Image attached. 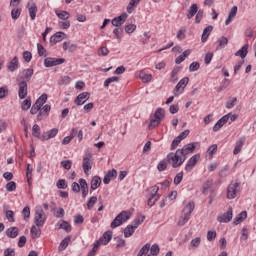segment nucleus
<instances>
[{
    "label": "nucleus",
    "instance_id": "nucleus-26",
    "mask_svg": "<svg viewBox=\"0 0 256 256\" xmlns=\"http://www.w3.org/2000/svg\"><path fill=\"white\" fill-rule=\"evenodd\" d=\"M227 121H229V114H226L225 116H223L217 121V123L213 127V131L214 132L219 131V129H221V127H223V125H225Z\"/></svg>",
    "mask_w": 256,
    "mask_h": 256
},
{
    "label": "nucleus",
    "instance_id": "nucleus-36",
    "mask_svg": "<svg viewBox=\"0 0 256 256\" xmlns=\"http://www.w3.org/2000/svg\"><path fill=\"white\" fill-rule=\"evenodd\" d=\"M6 235L10 239H15L19 235V229L17 227H10L6 230Z\"/></svg>",
    "mask_w": 256,
    "mask_h": 256
},
{
    "label": "nucleus",
    "instance_id": "nucleus-47",
    "mask_svg": "<svg viewBox=\"0 0 256 256\" xmlns=\"http://www.w3.org/2000/svg\"><path fill=\"white\" fill-rule=\"evenodd\" d=\"M32 135L34 137H41V127H39L38 124H34L33 127H32Z\"/></svg>",
    "mask_w": 256,
    "mask_h": 256
},
{
    "label": "nucleus",
    "instance_id": "nucleus-3",
    "mask_svg": "<svg viewBox=\"0 0 256 256\" xmlns=\"http://www.w3.org/2000/svg\"><path fill=\"white\" fill-rule=\"evenodd\" d=\"M165 119V110L163 108L156 109L155 113L150 115V123L148 129H155L161 125V121Z\"/></svg>",
    "mask_w": 256,
    "mask_h": 256
},
{
    "label": "nucleus",
    "instance_id": "nucleus-50",
    "mask_svg": "<svg viewBox=\"0 0 256 256\" xmlns=\"http://www.w3.org/2000/svg\"><path fill=\"white\" fill-rule=\"evenodd\" d=\"M99 247H101V242H99V240H97L94 245L92 250L90 251V253L88 254V256H94L95 253H97V251H99Z\"/></svg>",
    "mask_w": 256,
    "mask_h": 256
},
{
    "label": "nucleus",
    "instance_id": "nucleus-56",
    "mask_svg": "<svg viewBox=\"0 0 256 256\" xmlns=\"http://www.w3.org/2000/svg\"><path fill=\"white\" fill-rule=\"evenodd\" d=\"M149 191H150L151 195H153L154 197H161V195H159V186L158 185H154V186L150 187Z\"/></svg>",
    "mask_w": 256,
    "mask_h": 256
},
{
    "label": "nucleus",
    "instance_id": "nucleus-42",
    "mask_svg": "<svg viewBox=\"0 0 256 256\" xmlns=\"http://www.w3.org/2000/svg\"><path fill=\"white\" fill-rule=\"evenodd\" d=\"M12 7H14V8L11 10V17H12V19L17 20V19H19V17H21V12L23 10L17 6H12Z\"/></svg>",
    "mask_w": 256,
    "mask_h": 256
},
{
    "label": "nucleus",
    "instance_id": "nucleus-15",
    "mask_svg": "<svg viewBox=\"0 0 256 256\" xmlns=\"http://www.w3.org/2000/svg\"><path fill=\"white\" fill-rule=\"evenodd\" d=\"M137 79H141L142 83H151L153 81V75L147 74L145 70H140L135 73Z\"/></svg>",
    "mask_w": 256,
    "mask_h": 256
},
{
    "label": "nucleus",
    "instance_id": "nucleus-10",
    "mask_svg": "<svg viewBox=\"0 0 256 256\" xmlns=\"http://www.w3.org/2000/svg\"><path fill=\"white\" fill-rule=\"evenodd\" d=\"M233 219V207H229L227 212L217 216L218 223H229Z\"/></svg>",
    "mask_w": 256,
    "mask_h": 256
},
{
    "label": "nucleus",
    "instance_id": "nucleus-57",
    "mask_svg": "<svg viewBox=\"0 0 256 256\" xmlns=\"http://www.w3.org/2000/svg\"><path fill=\"white\" fill-rule=\"evenodd\" d=\"M6 191L13 192L17 189V183L10 181L6 184Z\"/></svg>",
    "mask_w": 256,
    "mask_h": 256
},
{
    "label": "nucleus",
    "instance_id": "nucleus-9",
    "mask_svg": "<svg viewBox=\"0 0 256 256\" xmlns=\"http://www.w3.org/2000/svg\"><path fill=\"white\" fill-rule=\"evenodd\" d=\"M199 159H201V155L200 154H195L193 155L186 163L185 167H184V171H186V173H190V171H193V168L195 167V165H197V163H199Z\"/></svg>",
    "mask_w": 256,
    "mask_h": 256
},
{
    "label": "nucleus",
    "instance_id": "nucleus-34",
    "mask_svg": "<svg viewBox=\"0 0 256 256\" xmlns=\"http://www.w3.org/2000/svg\"><path fill=\"white\" fill-rule=\"evenodd\" d=\"M191 55V50H185L180 56H178L175 59V63L176 65H181V63H183V61H185V59H187V57H189Z\"/></svg>",
    "mask_w": 256,
    "mask_h": 256
},
{
    "label": "nucleus",
    "instance_id": "nucleus-17",
    "mask_svg": "<svg viewBox=\"0 0 256 256\" xmlns=\"http://www.w3.org/2000/svg\"><path fill=\"white\" fill-rule=\"evenodd\" d=\"M27 94H28L27 82L20 81L18 83V96H19V99H25V97H27Z\"/></svg>",
    "mask_w": 256,
    "mask_h": 256
},
{
    "label": "nucleus",
    "instance_id": "nucleus-30",
    "mask_svg": "<svg viewBox=\"0 0 256 256\" xmlns=\"http://www.w3.org/2000/svg\"><path fill=\"white\" fill-rule=\"evenodd\" d=\"M54 12L58 19H60V21H67V19L71 17V14H69V12L65 10H55Z\"/></svg>",
    "mask_w": 256,
    "mask_h": 256
},
{
    "label": "nucleus",
    "instance_id": "nucleus-37",
    "mask_svg": "<svg viewBox=\"0 0 256 256\" xmlns=\"http://www.w3.org/2000/svg\"><path fill=\"white\" fill-rule=\"evenodd\" d=\"M75 133H77V129L73 128L70 132L69 136L64 137L62 140V145H69L71 141L75 138Z\"/></svg>",
    "mask_w": 256,
    "mask_h": 256
},
{
    "label": "nucleus",
    "instance_id": "nucleus-19",
    "mask_svg": "<svg viewBox=\"0 0 256 256\" xmlns=\"http://www.w3.org/2000/svg\"><path fill=\"white\" fill-rule=\"evenodd\" d=\"M33 68H27L24 69L22 72H20V79L22 81H25V83L31 81V78L33 77Z\"/></svg>",
    "mask_w": 256,
    "mask_h": 256
},
{
    "label": "nucleus",
    "instance_id": "nucleus-43",
    "mask_svg": "<svg viewBox=\"0 0 256 256\" xmlns=\"http://www.w3.org/2000/svg\"><path fill=\"white\" fill-rule=\"evenodd\" d=\"M69 243H71V237H65L58 247L59 251H65L69 247Z\"/></svg>",
    "mask_w": 256,
    "mask_h": 256
},
{
    "label": "nucleus",
    "instance_id": "nucleus-60",
    "mask_svg": "<svg viewBox=\"0 0 256 256\" xmlns=\"http://www.w3.org/2000/svg\"><path fill=\"white\" fill-rule=\"evenodd\" d=\"M31 108V99H25L21 104V109L27 111Z\"/></svg>",
    "mask_w": 256,
    "mask_h": 256
},
{
    "label": "nucleus",
    "instance_id": "nucleus-45",
    "mask_svg": "<svg viewBox=\"0 0 256 256\" xmlns=\"http://www.w3.org/2000/svg\"><path fill=\"white\" fill-rule=\"evenodd\" d=\"M47 103V94H42L35 102L40 108Z\"/></svg>",
    "mask_w": 256,
    "mask_h": 256
},
{
    "label": "nucleus",
    "instance_id": "nucleus-33",
    "mask_svg": "<svg viewBox=\"0 0 256 256\" xmlns=\"http://www.w3.org/2000/svg\"><path fill=\"white\" fill-rule=\"evenodd\" d=\"M62 48L64 51H68L69 53H74L77 49V44H73L70 41H66L63 43Z\"/></svg>",
    "mask_w": 256,
    "mask_h": 256
},
{
    "label": "nucleus",
    "instance_id": "nucleus-21",
    "mask_svg": "<svg viewBox=\"0 0 256 256\" xmlns=\"http://www.w3.org/2000/svg\"><path fill=\"white\" fill-rule=\"evenodd\" d=\"M27 9H28L31 21H35L37 17V11H38L37 4H35V2H29L27 4Z\"/></svg>",
    "mask_w": 256,
    "mask_h": 256
},
{
    "label": "nucleus",
    "instance_id": "nucleus-32",
    "mask_svg": "<svg viewBox=\"0 0 256 256\" xmlns=\"http://www.w3.org/2000/svg\"><path fill=\"white\" fill-rule=\"evenodd\" d=\"M212 31H213V26H211V25L207 26L203 30L202 37H201L202 43H206L207 42V40L209 39V35H211Z\"/></svg>",
    "mask_w": 256,
    "mask_h": 256
},
{
    "label": "nucleus",
    "instance_id": "nucleus-54",
    "mask_svg": "<svg viewBox=\"0 0 256 256\" xmlns=\"http://www.w3.org/2000/svg\"><path fill=\"white\" fill-rule=\"evenodd\" d=\"M32 175H33V167H31V164H28L27 170H26V178L28 183H31Z\"/></svg>",
    "mask_w": 256,
    "mask_h": 256
},
{
    "label": "nucleus",
    "instance_id": "nucleus-16",
    "mask_svg": "<svg viewBox=\"0 0 256 256\" xmlns=\"http://www.w3.org/2000/svg\"><path fill=\"white\" fill-rule=\"evenodd\" d=\"M91 159L92 156L90 154L83 157L82 168L86 175L87 173H89V170L92 169L93 167V161Z\"/></svg>",
    "mask_w": 256,
    "mask_h": 256
},
{
    "label": "nucleus",
    "instance_id": "nucleus-6",
    "mask_svg": "<svg viewBox=\"0 0 256 256\" xmlns=\"http://www.w3.org/2000/svg\"><path fill=\"white\" fill-rule=\"evenodd\" d=\"M143 221H145V216H141L140 218L135 219L132 222V225H128L124 229V237L126 239L129 237H132L133 233H135V229H137V227H139V225H141V223H143Z\"/></svg>",
    "mask_w": 256,
    "mask_h": 256
},
{
    "label": "nucleus",
    "instance_id": "nucleus-62",
    "mask_svg": "<svg viewBox=\"0 0 256 256\" xmlns=\"http://www.w3.org/2000/svg\"><path fill=\"white\" fill-rule=\"evenodd\" d=\"M72 165H73V162L71 160H63L61 162V166L63 167V169H66L67 171L71 169Z\"/></svg>",
    "mask_w": 256,
    "mask_h": 256
},
{
    "label": "nucleus",
    "instance_id": "nucleus-53",
    "mask_svg": "<svg viewBox=\"0 0 256 256\" xmlns=\"http://www.w3.org/2000/svg\"><path fill=\"white\" fill-rule=\"evenodd\" d=\"M22 215L24 217V220L27 221L31 217V208L29 206H26L22 210Z\"/></svg>",
    "mask_w": 256,
    "mask_h": 256
},
{
    "label": "nucleus",
    "instance_id": "nucleus-63",
    "mask_svg": "<svg viewBox=\"0 0 256 256\" xmlns=\"http://www.w3.org/2000/svg\"><path fill=\"white\" fill-rule=\"evenodd\" d=\"M159 251H160L159 245H157V244L152 245L151 248H150V253H151L152 256L159 255Z\"/></svg>",
    "mask_w": 256,
    "mask_h": 256
},
{
    "label": "nucleus",
    "instance_id": "nucleus-24",
    "mask_svg": "<svg viewBox=\"0 0 256 256\" xmlns=\"http://www.w3.org/2000/svg\"><path fill=\"white\" fill-rule=\"evenodd\" d=\"M116 177H117V170L112 169L108 171L103 178L104 185H109V183H111V181H113V179H115Z\"/></svg>",
    "mask_w": 256,
    "mask_h": 256
},
{
    "label": "nucleus",
    "instance_id": "nucleus-5",
    "mask_svg": "<svg viewBox=\"0 0 256 256\" xmlns=\"http://www.w3.org/2000/svg\"><path fill=\"white\" fill-rule=\"evenodd\" d=\"M45 221H47V214H45V210H43V207L37 206L34 214V224L36 227H43V225H45Z\"/></svg>",
    "mask_w": 256,
    "mask_h": 256
},
{
    "label": "nucleus",
    "instance_id": "nucleus-51",
    "mask_svg": "<svg viewBox=\"0 0 256 256\" xmlns=\"http://www.w3.org/2000/svg\"><path fill=\"white\" fill-rule=\"evenodd\" d=\"M117 81H119V77L112 76L105 80L104 87H109V85H111V83H117Z\"/></svg>",
    "mask_w": 256,
    "mask_h": 256
},
{
    "label": "nucleus",
    "instance_id": "nucleus-48",
    "mask_svg": "<svg viewBox=\"0 0 256 256\" xmlns=\"http://www.w3.org/2000/svg\"><path fill=\"white\" fill-rule=\"evenodd\" d=\"M199 245H201V238L196 237L191 240L190 249H197V247H199Z\"/></svg>",
    "mask_w": 256,
    "mask_h": 256
},
{
    "label": "nucleus",
    "instance_id": "nucleus-27",
    "mask_svg": "<svg viewBox=\"0 0 256 256\" xmlns=\"http://www.w3.org/2000/svg\"><path fill=\"white\" fill-rule=\"evenodd\" d=\"M49 111H51V106L49 104L44 105L38 112L37 120L43 121V115H49Z\"/></svg>",
    "mask_w": 256,
    "mask_h": 256
},
{
    "label": "nucleus",
    "instance_id": "nucleus-58",
    "mask_svg": "<svg viewBox=\"0 0 256 256\" xmlns=\"http://www.w3.org/2000/svg\"><path fill=\"white\" fill-rule=\"evenodd\" d=\"M201 64L199 62H192L189 66L190 73H194V71H199Z\"/></svg>",
    "mask_w": 256,
    "mask_h": 256
},
{
    "label": "nucleus",
    "instance_id": "nucleus-46",
    "mask_svg": "<svg viewBox=\"0 0 256 256\" xmlns=\"http://www.w3.org/2000/svg\"><path fill=\"white\" fill-rule=\"evenodd\" d=\"M97 203V196H92L89 198L88 202H87V209L89 211H91V209H93V207H95V204Z\"/></svg>",
    "mask_w": 256,
    "mask_h": 256
},
{
    "label": "nucleus",
    "instance_id": "nucleus-49",
    "mask_svg": "<svg viewBox=\"0 0 256 256\" xmlns=\"http://www.w3.org/2000/svg\"><path fill=\"white\" fill-rule=\"evenodd\" d=\"M58 27H60V29H69L71 22L69 20L58 21Z\"/></svg>",
    "mask_w": 256,
    "mask_h": 256
},
{
    "label": "nucleus",
    "instance_id": "nucleus-31",
    "mask_svg": "<svg viewBox=\"0 0 256 256\" xmlns=\"http://www.w3.org/2000/svg\"><path fill=\"white\" fill-rule=\"evenodd\" d=\"M245 219H247V211H242L234 218L233 225H240V223H243Z\"/></svg>",
    "mask_w": 256,
    "mask_h": 256
},
{
    "label": "nucleus",
    "instance_id": "nucleus-40",
    "mask_svg": "<svg viewBox=\"0 0 256 256\" xmlns=\"http://www.w3.org/2000/svg\"><path fill=\"white\" fill-rule=\"evenodd\" d=\"M198 10H199V7L197 6V4H192L188 9L187 19H193V17L197 15Z\"/></svg>",
    "mask_w": 256,
    "mask_h": 256
},
{
    "label": "nucleus",
    "instance_id": "nucleus-14",
    "mask_svg": "<svg viewBox=\"0 0 256 256\" xmlns=\"http://www.w3.org/2000/svg\"><path fill=\"white\" fill-rule=\"evenodd\" d=\"M90 97L91 94L89 92H82L75 98L74 103L78 106L85 105Z\"/></svg>",
    "mask_w": 256,
    "mask_h": 256
},
{
    "label": "nucleus",
    "instance_id": "nucleus-28",
    "mask_svg": "<svg viewBox=\"0 0 256 256\" xmlns=\"http://www.w3.org/2000/svg\"><path fill=\"white\" fill-rule=\"evenodd\" d=\"M59 133V129L53 128L46 132L43 136L42 139L43 141H49V139H53L54 137H57V134Z\"/></svg>",
    "mask_w": 256,
    "mask_h": 256
},
{
    "label": "nucleus",
    "instance_id": "nucleus-35",
    "mask_svg": "<svg viewBox=\"0 0 256 256\" xmlns=\"http://www.w3.org/2000/svg\"><path fill=\"white\" fill-rule=\"evenodd\" d=\"M139 3H141V0H130L129 4L126 7L127 13H133L137 5H139Z\"/></svg>",
    "mask_w": 256,
    "mask_h": 256
},
{
    "label": "nucleus",
    "instance_id": "nucleus-12",
    "mask_svg": "<svg viewBox=\"0 0 256 256\" xmlns=\"http://www.w3.org/2000/svg\"><path fill=\"white\" fill-rule=\"evenodd\" d=\"M65 63L64 58H45L44 66L45 67H56V65H63Z\"/></svg>",
    "mask_w": 256,
    "mask_h": 256
},
{
    "label": "nucleus",
    "instance_id": "nucleus-2",
    "mask_svg": "<svg viewBox=\"0 0 256 256\" xmlns=\"http://www.w3.org/2000/svg\"><path fill=\"white\" fill-rule=\"evenodd\" d=\"M181 150H176L175 153L170 152L166 159L167 162L169 163V165H171L173 167V169H177V167H181V165H183V163H185V156L181 155Z\"/></svg>",
    "mask_w": 256,
    "mask_h": 256
},
{
    "label": "nucleus",
    "instance_id": "nucleus-22",
    "mask_svg": "<svg viewBox=\"0 0 256 256\" xmlns=\"http://www.w3.org/2000/svg\"><path fill=\"white\" fill-rule=\"evenodd\" d=\"M80 191L82 192V197H87L89 195V184L84 178L79 179Z\"/></svg>",
    "mask_w": 256,
    "mask_h": 256
},
{
    "label": "nucleus",
    "instance_id": "nucleus-59",
    "mask_svg": "<svg viewBox=\"0 0 256 256\" xmlns=\"http://www.w3.org/2000/svg\"><path fill=\"white\" fill-rule=\"evenodd\" d=\"M185 33H187V30L185 28H180L177 32V39L183 41V39H185Z\"/></svg>",
    "mask_w": 256,
    "mask_h": 256
},
{
    "label": "nucleus",
    "instance_id": "nucleus-20",
    "mask_svg": "<svg viewBox=\"0 0 256 256\" xmlns=\"http://www.w3.org/2000/svg\"><path fill=\"white\" fill-rule=\"evenodd\" d=\"M63 39H67V34L63 32H56L53 36H51L50 43H52V45H57V43H61Z\"/></svg>",
    "mask_w": 256,
    "mask_h": 256
},
{
    "label": "nucleus",
    "instance_id": "nucleus-55",
    "mask_svg": "<svg viewBox=\"0 0 256 256\" xmlns=\"http://www.w3.org/2000/svg\"><path fill=\"white\" fill-rule=\"evenodd\" d=\"M6 219L10 223H15V213L13 212V210L6 211Z\"/></svg>",
    "mask_w": 256,
    "mask_h": 256
},
{
    "label": "nucleus",
    "instance_id": "nucleus-64",
    "mask_svg": "<svg viewBox=\"0 0 256 256\" xmlns=\"http://www.w3.org/2000/svg\"><path fill=\"white\" fill-rule=\"evenodd\" d=\"M181 181H183V172H179L178 174H176L174 178V185H179Z\"/></svg>",
    "mask_w": 256,
    "mask_h": 256
},
{
    "label": "nucleus",
    "instance_id": "nucleus-8",
    "mask_svg": "<svg viewBox=\"0 0 256 256\" xmlns=\"http://www.w3.org/2000/svg\"><path fill=\"white\" fill-rule=\"evenodd\" d=\"M189 84V77H184L182 78L178 84L176 85V87L173 90V94L176 97H179V95H181V93H183V91H185V87H187V85Z\"/></svg>",
    "mask_w": 256,
    "mask_h": 256
},
{
    "label": "nucleus",
    "instance_id": "nucleus-39",
    "mask_svg": "<svg viewBox=\"0 0 256 256\" xmlns=\"http://www.w3.org/2000/svg\"><path fill=\"white\" fill-rule=\"evenodd\" d=\"M237 6H233L232 9L230 10V13L228 15V18L225 21V25H229L233 19H235L237 15Z\"/></svg>",
    "mask_w": 256,
    "mask_h": 256
},
{
    "label": "nucleus",
    "instance_id": "nucleus-52",
    "mask_svg": "<svg viewBox=\"0 0 256 256\" xmlns=\"http://www.w3.org/2000/svg\"><path fill=\"white\" fill-rule=\"evenodd\" d=\"M212 185H213V182L209 180L203 185V188H202L203 195H207L209 193V189H211Z\"/></svg>",
    "mask_w": 256,
    "mask_h": 256
},
{
    "label": "nucleus",
    "instance_id": "nucleus-23",
    "mask_svg": "<svg viewBox=\"0 0 256 256\" xmlns=\"http://www.w3.org/2000/svg\"><path fill=\"white\" fill-rule=\"evenodd\" d=\"M111 239H113V232L107 231L99 238L98 241L101 245H109Z\"/></svg>",
    "mask_w": 256,
    "mask_h": 256
},
{
    "label": "nucleus",
    "instance_id": "nucleus-1",
    "mask_svg": "<svg viewBox=\"0 0 256 256\" xmlns=\"http://www.w3.org/2000/svg\"><path fill=\"white\" fill-rule=\"evenodd\" d=\"M194 210V202L184 203V208L182 209L177 225H179V227H183L185 224H187L189 222V219H191V213H193Z\"/></svg>",
    "mask_w": 256,
    "mask_h": 256
},
{
    "label": "nucleus",
    "instance_id": "nucleus-41",
    "mask_svg": "<svg viewBox=\"0 0 256 256\" xmlns=\"http://www.w3.org/2000/svg\"><path fill=\"white\" fill-rule=\"evenodd\" d=\"M249 45L245 44L239 51L236 52V57H241V59H245L247 57Z\"/></svg>",
    "mask_w": 256,
    "mask_h": 256
},
{
    "label": "nucleus",
    "instance_id": "nucleus-4",
    "mask_svg": "<svg viewBox=\"0 0 256 256\" xmlns=\"http://www.w3.org/2000/svg\"><path fill=\"white\" fill-rule=\"evenodd\" d=\"M132 215L133 213H131V211L124 210L120 212L111 222L110 224L111 229H117V227H121L123 223H127V221L131 219Z\"/></svg>",
    "mask_w": 256,
    "mask_h": 256
},
{
    "label": "nucleus",
    "instance_id": "nucleus-25",
    "mask_svg": "<svg viewBox=\"0 0 256 256\" xmlns=\"http://www.w3.org/2000/svg\"><path fill=\"white\" fill-rule=\"evenodd\" d=\"M246 140L247 138L245 136H242L239 138L233 150V155H239V153H241V149H243V146L245 145Z\"/></svg>",
    "mask_w": 256,
    "mask_h": 256
},
{
    "label": "nucleus",
    "instance_id": "nucleus-18",
    "mask_svg": "<svg viewBox=\"0 0 256 256\" xmlns=\"http://www.w3.org/2000/svg\"><path fill=\"white\" fill-rule=\"evenodd\" d=\"M128 17H129V15H127V13L124 12L120 16L112 19V25L114 27H121V25H123L127 21Z\"/></svg>",
    "mask_w": 256,
    "mask_h": 256
},
{
    "label": "nucleus",
    "instance_id": "nucleus-29",
    "mask_svg": "<svg viewBox=\"0 0 256 256\" xmlns=\"http://www.w3.org/2000/svg\"><path fill=\"white\" fill-rule=\"evenodd\" d=\"M99 187H101V177L99 176L92 177L90 182V188L92 189V191H96V189H99Z\"/></svg>",
    "mask_w": 256,
    "mask_h": 256
},
{
    "label": "nucleus",
    "instance_id": "nucleus-7",
    "mask_svg": "<svg viewBox=\"0 0 256 256\" xmlns=\"http://www.w3.org/2000/svg\"><path fill=\"white\" fill-rule=\"evenodd\" d=\"M239 187H241L239 182H231L227 188V199H235V197H237V193H239Z\"/></svg>",
    "mask_w": 256,
    "mask_h": 256
},
{
    "label": "nucleus",
    "instance_id": "nucleus-11",
    "mask_svg": "<svg viewBox=\"0 0 256 256\" xmlns=\"http://www.w3.org/2000/svg\"><path fill=\"white\" fill-rule=\"evenodd\" d=\"M19 67H21V63L19 62V57L17 56H14L6 65V69L10 73H15Z\"/></svg>",
    "mask_w": 256,
    "mask_h": 256
},
{
    "label": "nucleus",
    "instance_id": "nucleus-38",
    "mask_svg": "<svg viewBox=\"0 0 256 256\" xmlns=\"http://www.w3.org/2000/svg\"><path fill=\"white\" fill-rule=\"evenodd\" d=\"M30 233L33 239H39L41 237V227L37 226L36 224L31 227Z\"/></svg>",
    "mask_w": 256,
    "mask_h": 256
},
{
    "label": "nucleus",
    "instance_id": "nucleus-61",
    "mask_svg": "<svg viewBox=\"0 0 256 256\" xmlns=\"http://www.w3.org/2000/svg\"><path fill=\"white\" fill-rule=\"evenodd\" d=\"M161 196H153L150 195L149 199H148V205L149 207H153V205H155V203H157V201H159Z\"/></svg>",
    "mask_w": 256,
    "mask_h": 256
},
{
    "label": "nucleus",
    "instance_id": "nucleus-13",
    "mask_svg": "<svg viewBox=\"0 0 256 256\" xmlns=\"http://www.w3.org/2000/svg\"><path fill=\"white\" fill-rule=\"evenodd\" d=\"M195 143H189L182 147V149H178V151H181V155L185 157V160L187 161V155H191L196 149Z\"/></svg>",
    "mask_w": 256,
    "mask_h": 256
},
{
    "label": "nucleus",
    "instance_id": "nucleus-44",
    "mask_svg": "<svg viewBox=\"0 0 256 256\" xmlns=\"http://www.w3.org/2000/svg\"><path fill=\"white\" fill-rule=\"evenodd\" d=\"M237 105V97H229L227 102H226V109H233Z\"/></svg>",
    "mask_w": 256,
    "mask_h": 256
}]
</instances>
